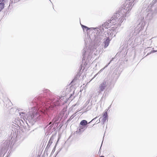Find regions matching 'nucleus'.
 Segmentation results:
<instances>
[{"label": "nucleus", "mask_w": 157, "mask_h": 157, "mask_svg": "<svg viewBox=\"0 0 157 157\" xmlns=\"http://www.w3.org/2000/svg\"><path fill=\"white\" fill-rule=\"evenodd\" d=\"M49 113L47 111L44 110L42 114L40 115L37 112H33L31 114V117L32 119L33 120L37 121L44 119L45 117H47L49 116Z\"/></svg>", "instance_id": "obj_5"}, {"label": "nucleus", "mask_w": 157, "mask_h": 157, "mask_svg": "<svg viewBox=\"0 0 157 157\" xmlns=\"http://www.w3.org/2000/svg\"><path fill=\"white\" fill-rule=\"evenodd\" d=\"M5 3L4 2H1L0 3V12L4 8Z\"/></svg>", "instance_id": "obj_23"}, {"label": "nucleus", "mask_w": 157, "mask_h": 157, "mask_svg": "<svg viewBox=\"0 0 157 157\" xmlns=\"http://www.w3.org/2000/svg\"><path fill=\"white\" fill-rule=\"evenodd\" d=\"M17 110H18V111H19L20 110H19V109H17Z\"/></svg>", "instance_id": "obj_50"}, {"label": "nucleus", "mask_w": 157, "mask_h": 157, "mask_svg": "<svg viewBox=\"0 0 157 157\" xmlns=\"http://www.w3.org/2000/svg\"><path fill=\"white\" fill-rule=\"evenodd\" d=\"M87 127L84 126L80 125H79L78 128H77L76 131L75 132V134H82L85 129H86Z\"/></svg>", "instance_id": "obj_11"}, {"label": "nucleus", "mask_w": 157, "mask_h": 157, "mask_svg": "<svg viewBox=\"0 0 157 157\" xmlns=\"http://www.w3.org/2000/svg\"><path fill=\"white\" fill-rule=\"evenodd\" d=\"M105 122H101V123L102 124H104Z\"/></svg>", "instance_id": "obj_49"}, {"label": "nucleus", "mask_w": 157, "mask_h": 157, "mask_svg": "<svg viewBox=\"0 0 157 157\" xmlns=\"http://www.w3.org/2000/svg\"><path fill=\"white\" fill-rule=\"evenodd\" d=\"M108 84V82L107 81H104L99 86V93H100L103 91L107 87Z\"/></svg>", "instance_id": "obj_10"}, {"label": "nucleus", "mask_w": 157, "mask_h": 157, "mask_svg": "<svg viewBox=\"0 0 157 157\" xmlns=\"http://www.w3.org/2000/svg\"><path fill=\"white\" fill-rule=\"evenodd\" d=\"M98 117H98L97 116L96 117H95L93 119L90 121V122H89V123H90L91 122L95 120H96Z\"/></svg>", "instance_id": "obj_29"}, {"label": "nucleus", "mask_w": 157, "mask_h": 157, "mask_svg": "<svg viewBox=\"0 0 157 157\" xmlns=\"http://www.w3.org/2000/svg\"><path fill=\"white\" fill-rule=\"evenodd\" d=\"M59 138L57 141L56 142V144H55V145L54 147H53V150L52 151V152H51V155H52V154H53V153L55 151V149H56V146H57V144L58 142V141L59 140Z\"/></svg>", "instance_id": "obj_21"}, {"label": "nucleus", "mask_w": 157, "mask_h": 157, "mask_svg": "<svg viewBox=\"0 0 157 157\" xmlns=\"http://www.w3.org/2000/svg\"><path fill=\"white\" fill-rule=\"evenodd\" d=\"M10 141L9 140H6L0 146V157H4L8 150L9 147H11L12 143L10 144Z\"/></svg>", "instance_id": "obj_4"}, {"label": "nucleus", "mask_w": 157, "mask_h": 157, "mask_svg": "<svg viewBox=\"0 0 157 157\" xmlns=\"http://www.w3.org/2000/svg\"><path fill=\"white\" fill-rule=\"evenodd\" d=\"M94 124H93V125H92V126H94Z\"/></svg>", "instance_id": "obj_56"}, {"label": "nucleus", "mask_w": 157, "mask_h": 157, "mask_svg": "<svg viewBox=\"0 0 157 157\" xmlns=\"http://www.w3.org/2000/svg\"><path fill=\"white\" fill-rule=\"evenodd\" d=\"M50 90L48 89H45L43 90H41L40 92V94L38 96L35 97L32 100V102H35L36 103L37 101H41L40 99L42 98H44L46 99L47 98L46 97L48 98H49L50 97Z\"/></svg>", "instance_id": "obj_6"}, {"label": "nucleus", "mask_w": 157, "mask_h": 157, "mask_svg": "<svg viewBox=\"0 0 157 157\" xmlns=\"http://www.w3.org/2000/svg\"><path fill=\"white\" fill-rule=\"evenodd\" d=\"M82 73L78 71L77 74H76L79 77L81 75Z\"/></svg>", "instance_id": "obj_32"}, {"label": "nucleus", "mask_w": 157, "mask_h": 157, "mask_svg": "<svg viewBox=\"0 0 157 157\" xmlns=\"http://www.w3.org/2000/svg\"><path fill=\"white\" fill-rule=\"evenodd\" d=\"M115 59V58H112V59L110 60V62H109V63H110V62H111L113 60V59Z\"/></svg>", "instance_id": "obj_39"}, {"label": "nucleus", "mask_w": 157, "mask_h": 157, "mask_svg": "<svg viewBox=\"0 0 157 157\" xmlns=\"http://www.w3.org/2000/svg\"><path fill=\"white\" fill-rule=\"evenodd\" d=\"M105 94V97L106 95H107L108 94L107 93V92H105V91L104 93V95Z\"/></svg>", "instance_id": "obj_36"}, {"label": "nucleus", "mask_w": 157, "mask_h": 157, "mask_svg": "<svg viewBox=\"0 0 157 157\" xmlns=\"http://www.w3.org/2000/svg\"><path fill=\"white\" fill-rule=\"evenodd\" d=\"M53 139L54 138L53 136H51L50 137L49 140L48 141V143L49 144H51L53 142Z\"/></svg>", "instance_id": "obj_24"}, {"label": "nucleus", "mask_w": 157, "mask_h": 157, "mask_svg": "<svg viewBox=\"0 0 157 157\" xmlns=\"http://www.w3.org/2000/svg\"><path fill=\"white\" fill-rule=\"evenodd\" d=\"M99 157H105L103 155H101V156H100Z\"/></svg>", "instance_id": "obj_48"}, {"label": "nucleus", "mask_w": 157, "mask_h": 157, "mask_svg": "<svg viewBox=\"0 0 157 157\" xmlns=\"http://www.w3.org/2000/svg\"><path fill=\"white\" fill-rule=\"evenodd\" d=\"M92 29V31L91 32V34L93 33H95L96 36H103L101 34V33H102L101 32V30H100V26L98 28H96L95 29L94 28V29Z\"/></svg>", "instance_id": "obj_12"}, {"label": "nucleus", "mask_w": 157, "mask_h": 157, "mask_svg": "<svg viewBox=\"0 0 157 157\" xmlns=\"http://www.w3.org/2000/svg\"><path fill=\"white\" fill-rule=\"evenodd\" d=\"M10 152H11L9 153V155H7L5 157H9V156H10L9 155H10Z\"/></svg>", "instance_id": "obj_40"}, {"label": "nucleus", "mask_w": 157, "mask_h": 157, "mask_svg": "<svg viewBox=\"0 0 157 157\" xmlns=\"http://www.w3.org/2000/svg\"><path fill=\"white\" fill-rule=\"evenodd\" d=\"M104 95L102 96V97H101V100L100 101L101 102H102V101L103 100V99H104V97H103Z\"/></svg>", "instance_id": "obj_37"}, {"label": "nucleus", "mask_w": 157, "mask_h": 157, "mask_svg": "<svg viewBox=\"0 0 157 157\" xmlns=\"http://www.w3.org/2000/svg\"><path fill=\"white\" fill-rule=\"evenodd\" d=\"M2 97L3 98V99H2L3 102L4 103V106L6 104V106H7V104L6 102H10V100L7 97H6V94L4 93H2Z\"/></svg>", "instance_id": "obj_15"}, {"label": "nucleus", "mask_w": 157, "mask_h": 157, "mask_svg": "<svg viewBox=\"0 0 157 157\" xmlns=\"http://www.w3.org/2000/svg\"><path fill=\"white\" fill-rule=\"evenodd\" d=\"M131 8L130 6V7L127 8V9L126 10L125 9V7H122L120 8L118 11L115 13L111 18L109 19L107 21L105 22L101 26H100L101 32L102 33L104 32V27L105 29H108L110 26L116 25H117V26H120L124 20H125L124 18L126 17L127 12Z\"/></svg>", "instance_id": "obj_1"}, {"label": "nucleus", "mask_w": 157, "mask_h": 157, "mask_svg": "<svg viewBox=\"0 0 157 157\" xmlns=\"http://www.w3.org/2000/svg\"><path fill=\"white\" fill-rule=\"evenodd\" d=\"M13 134L14 133V131L13 130Z\"/></svg>", "instance_id": "obj_53"}, {"label": "nucleus", "mask_w": 157, "mask_h": 157, "mask_svg": "<svg viewBox=\"0 0 157 157\" xmlns=\"http://www.w3.org/2000/svg\"><path fill=\"white\" fill-rule=\"evenodd\" d=\"M100 122V119H99V120H98L96 121V122L95 123V124H98V123H99Z\"/></svg>", "instance_id": "obj_34"}, {"label": "nucleus", "mask_w": 157, "mask_h": 157, "mask_svg": "<svg viewBox=\"0 0 157 157\" xmlns=\"http://www.w3.org/2000/svg\"><path fill=\"white\" fill-rule=\"evenodd\" d=\"M120 71L116 68L111 76V79L113 81L116 82L120 75Z\"/></svg>", "instance_id": "obj_9"}, {"label": "nucleus", "mask_w": 157, "mask_h": 157, "mask_svg": "<svg viewBox=\"0 0 157 157\" xmlns=\"http://www.w3.org/2000/svg\"><path fill=\"white\" fill-rule=\"evenodd\" d=\"M89 106H88L87 109H88V110L90 109H91V107H90L89 108Z\"/></svg>", "instance_id": "obj_42"}, {"label": "nucleus", "mask_w": 157, "mask_h": 157, "mask_svg": "<svg viewBox=\"0 0 157 157\" xmlns=\"http://www.w3.org/2000/svg\"><path fill=\"white\" fill-rule=\"evenodd\" d=\"M49 0L50 1H51V0Z\"/></svg>", "instance_id": "obj_59"}, {"label": "nucleus", "mask_w": 157, "mask_h": 157, "mask_svg": "<svg viewBox=\"0 0 157 157\" xmlns=\"http://www.w3.org/2000/svg\"><path fill=\"white\" fill-rule=\"evenodd\" d=\"M63 97H64L62 96L61 97V98H60L61 99H63L64 98Z\"/></svg>", "instance_id": "obj_44"}, {"label": "nucleus", "mask_w": 157, "mask_h": 157, "mask_svg": "<svg viewBox=\"0 0 157 157\" xmlns=\"http://www.w3.org/2000/svg\"><path fill=\"white\" fill-rule=\"evenodd\" d=\"M51 145V144H49L48 143L46 147L45 148V150H46V149H47V148H48Z\"/></svg>", "instance_id": "obj_31"}, {"label": "nucleus", "mask_w": 157, "mask_h": 157, "mask_svg": "<svg viewBox=\"0 0 157 157\" xmlns=\"http://www.w3.org/2000/svg\"><path fill=\"white\" fill-rule=\"evenodd\" d=\"M19 1H20L19 0H15V2H19Z\"/></svg>", "instance_id": "obj_41"}, {"label": "nucleus", "mask_w": 157, "mask_h": 157, "mask_svg": "<svg viewBox=\"0 0 157 157\" xmlns=\"http://www.w3.org/2000/svg\"><path fill=\"white\" fill-rule=\"evenodd\" d=\"M94 124H93V125H92V126H94Z\"/></svg>", "instance_id": "obj_55"}, {"label": "nucleus", "mask_w": 157, "mask_h": 157, "mask_svg": "<svg viewBox=\"0 0 157 157\" xmlns=\"http://www.w3.org/2000/svg\"><path fill=\"white\" fill-rule=\"evenodd\" d=\"M10 1H11L12 3H15V0H14L13 1H11V0H10Z\"/></svg>", "instance_id": "obj_38"}, {"label": "nucleus", "mask_w": 157, "mask_h": 157, "mask_svg": "<svg viewBox=\"0 0 157 157\" xmlns=\"http://www.w3.org/2000/svg\"><path fill=\"white\" fill-rule=\"evenodd\" d=\"M140 16L141 17H139L137 22L138 24L137 26L135 28L134 27H130L129 30L127 32V36L125 39L127 45H131L136 39L137 34L143 29L145 25L146 22L144 19V17H142L141 15Z\"/></svg>", "instance_id": "obj_3"}, {"label": "nucleus", "mask_w": 157, "mask_h": 157, "mask_svg": "<svg viewBox=\"0 0 157 157\" xmlns=\"http://www.w3.org/2000/svg\"><path fill=\"white\" fill-rule=\"evenodd\" d=\"M12 132H11V136H12Z\"/></svg>", "instance_id": "obj_54"}, {"label": "nucleus", "mask_w": 157, "mask_h": 157, "mask_svg": "<svg viewBox=\"0 0 157 157\" xmlns=\"http://www.w3.org/2000/svg\"><path fill=\"white\" fill-rule=\"evenodd\" d=\"M79 78V77L76 75L75 76L74 78L72 79L71 82V84H72L76 81L77 79Z\"/></svg>", "instance_id": "obj_22"}, {"label": "nucleus", "mask_w": 157, "mask_h": 157, "mask_svg": "<svg viewBox=\"0 0 157 157\" xmlns=\"http://www.w3.org/2000/svg\"><path fill=\"white\" fill-rule=\"evenodd\" d=\"M14 131H15V135H16V136H16V131H17V133H18L19 132H20V130H19V129H17V128H16V129H14Z\"/></svg>", "instance_id": "obj_28"}, {"label": "nucleus", "mask_w": 157, "mask_h": 157, "mask_svg": "<svg viewBox=\"0 0 157 157\" xmlns=\"http://www.w3.org/2000/svg\"><path fill=\"white\" fill-rule=\"evenodd\" d=\"M8 12V10L7 9H4V11H2L1 12L0 14H1V17L0 18V20H1L3 17H6L7 13Z\"/></svg>", "instance_id": "obj_18"}, {"label": "nucleus", "mask_w": 157, "mask_h": 157, "mask_svg": "<svg viewBox=\"0 0 157 157\" xmlns=\"http://www.w3.org/2000/svg\"><path fill=\"white\" fill-rule=\"evenodd\" d=\"M108 112L105 111L103 113V118L101 122H105L106 120L108 121Z\"/></svg>", "instance_id": "obj_17"}, {"label": "nucleus", "mask_w": 157, "mask_h": 157, "mask_svg": "<svg viewBox=\"0 0 157 157\" xmlns=\"http://www.w3.org/2000/svg\"><path fill=\"white\" fill-rule=\"evenodd\" d=\"M15 137V135H14L13 136H13H11V140L12 139V138H13V140H12V141H13V139H14V138Z\"/></svg>", "instance_id": "obj_35"}, {"label": "nucleus", "mask_w": 157, "mask_h": 157, "mask_svg": "<svg viewBox=\"0 0 157 157\" xmlns=\"http://www.w3.org/2000/svg\"><path fill=\"white\" fill-rule=\"evenodd\" d=\"M91 59H89V60H88V59H87V56H86V58L85 59V60H84L83 62L82 61V64H81L80 65V66L79 67V69L78 71L82 73V71L81 70H82V67H83V66H82V64H83V67H84V69L85 67L86 66V65L87 64V63H86L87 61H88L89 62V60H90ZM84 69H83V71L84 70Z\"/></svg>", "instance_id": "obj_13"}, {"label": "nucleus", "mask_w": 157, "mask_h": 157, "mask_svg": "<svg viewBox=\"0 0 157 157\" xmlns=\"http://www.w3.org/2000/svg\"><path fill=\"white\" fill-rule=\"evenodd\" d=\"M52 126L51 125L47 128L46 133H47L48 134H51L53 132L52 130Z\"/></svg>", "instance_id": "obj_20"}, {"label": "nucleus", "mask_w": 157, "mask_h": 157, "mask_svg": "<svg viewBox=\"0 0 157 157\" xmlns=\"http://www.w3.org/2000/svg\"><path fill=\"white\" fill-rule=\"evenodd\" d=\"M89 124V123L87 122V121L83 120L81 121L79 124H80V125H81L82 126H84V127L86 126V127H88V124Z\"/></svg>", "instance_id": "obj_19"}, {"label": "nucleus", "mask_w": 157, "mask_h": 157, "mask_svg": "<svg viewBox=\"0 0 157 157\" xmlns=\"http://www.w3.org/2000/svg\"><path fill=\"white\" fill-rule=\"evenodd\" d=\"M104 41L103 43L104 44V48H106L109 45V44L110 42V41L111 40V39H110L109 37H106L104 39Z\"/></svg>", "instance_id": "obj_16"}, {"label": "nucleus", "mask_w": 157, "mask_h": 157, "mask_svg": "<svg viewBox=\"0 0 157 157\" xmlns=\"http://www.w3.org/2000/svg\"><path fill=\"white\" fill-rule=\"evenodd\" d=\"M14 145V143L13 145V146Z\"/></svg>", "instance_id": "obj_51"}, {"label": "nucleus", "mask_w": 157, "mask_h": 157, "mask_svg": "<svg viewBox=\"0 0 157 157\" xmlns=\"http://www.w3.org/2000/svg\"><path fill=\"white\" fill-rule=\"evenodd\" d=\"M157 52V50H152L149 53H148L145 56H147V55H149L150 54L156 52Z\"/></svg>", "instance_id": "obj_26"}, {"label": "nucleus", "mask_w": 157, "mask_h": 157, "mask_svg": "<svg viewBox=\"0 0 157 157\" xmlns=\"http://www.w3.org/2000/svg\"><path fill=\"white\" fill-rule=\"evenodd\" d=\"M19 115L20 116H21L23 115L24 114H25V113L22 112H19Z\"/></svg>", "instance_id": "obj_30"}, {"label": "nucleus", "mask_w": 157, "mask_h": 157, "mask_svg": "<svg viewBox=\"0 0 157 157\" xmlns=\"http://www.w3.org/2000/svg\"><path fill=\"white\" fill-rule=\"evenodd\" d=\"M47 98L46 99L45 98H42L40 99V100H41V101H37L36 102V103H35V102H32L33 104L34 105H37L38 106H39L40 107H45V106L47 105V103L46 101V100H51V99H50L51 97L50 96L49 97V98H48L47 97H46Z\"/></svg>", "instance_id": "obj_8"}, {"label": "nucleus", "mask_w": 157, "mask_h": 157, "mask_svg": "<svg viewBox=\"0 0 157 157\" xmlns=\"http://www.w3.org/2000/svg\"><path fill=\"white\" fill-rule=\"evenodd\" d=\"M104 68H102L101 69L100 71L97 74H96L94 76V78H95V77H96V76L99 74L101 73L104 70Z\"/></svg>", "instance_id": "obj_25"}, {"label": "nucleus", "mask_w": 157, "mask_h": 157, "mask_svg": "<svg viewBox=\"0 0 157 157\" xmlns=\"http://www.w3.org/2000/svg\"><path fill=\"white\" fill-rule=\"evenodd\" d=\"M111 105H110L109 106L108 108V109H106L105 111H107V112H108V111L109 110V108H110L111 107Z\"/></svg>", "instance_id": "obj_33"}, {"label": "nucleus", "mask_w": 157, "mask_h": 157, "mask_svg": "<svg viewBox=\"0 0 157 157\" xmlns=\"http://www.w3.org/2000/svg\"><path fill=\"white\" fill-rule=\"evenodd\" d=\"M102 143H103V141H102V144H101V146L100 147V150H99V151H100L101 149V146H102Z\"/></svg>", "instance_id": "obj_43"}, {"label": "nucleus", "mask_w": 157, "mask_h": 157, "mask_svg": "<svg viewBox=\"0 0 157 157\" xmlns=\"http://www.w3.org/2000/svg\"><path fill=\"white\" fill-rule=\"evenodd\" d=\"M81 26L82 29L84 32H87L88 34V33H91L92 29L94 28H89L87 26L81 24Z\"/></svg>", "instance_id": "obj_14"}, {"label": "nucleus", "mask_w": 157, "mask_h": 157, "mask_svg": "<svg viewBox=\"0 0 157 157\" xmlns=\"http://www.w3.org/2000/svg\"><path fill=\"white\" fill-rule=\"evenodd\" d=\"M71 136H72V135H71L69 136V138H68V139H69L71 138Z\"/></svg>", "instance_id": "obj_45"}, {"label": "nucleus", "mask_w": 157, "mask_h": 157, "mask_svg": "<svg viewBox=\"0 0 157 157\" xmlns=\"http://www.w3.org/2000/svg\"><path fill=\"white\" fill-rule=\"evenodd\" d=\"M0 2H1V0H0Z\"/></svg>", "instance_id": "obj_52"}, {"label": "nucleus", "mask_w": 157, "mask_h": 157, "mask_svg": "<svg viewBox=\"0 0 157 157\" xmlns=\"http://www.w3.org/2000/svg\"><path fill=\"white\" fill-rule=\"evenodd\" d=\"M94 124H93V125H92V126H94Z\"/></svg>", "instance_id": "obj_57"}, {"label": "nucleus", "mask_w": 157, "mask_h": 157, "mask_svg": "<svg viewBox=\"0 0 157 157\" xmlns=\"http://www.w3.org/2000/svg\"><path fill=\"white\" fill-rule=\"evenodd\" d=\"M147 10L152 12V13H157V0H153L148 6Z\"/></svg>", "instance_id": "obj_7"}, {"label": "nucleus", "mask_w": 157, "mask_h": 157, "mask_svg": "<svg viewBox=\"0 0 157 157\" xmlns=\"http://www.w3.org/2000/svg\"><path fill=\"white\" fill-rule=\"evenodd\" d=\"M105 99V98H104V100Z\"/></svg>", "instance_id": "obj_58"}, {"label": "nucleus", "mask_w": 157, "mask_h": 157, "mask_svg": "<svg viewBox=\"0 0 157 157\" xmlns=\"http://www.w3.org/2000/svg\"><path fill=\"white\" fill-rule=\"evenodd\" d=\"M62 149V148H60L57 151V152H56V155H55V156H54V157H56V156L58 154V153L61 151V150Z\"/></svg>", "instance_id": "obj_27"}, {"label": "nucleus", "mask_w": 157, "mask_h": 157, "mask_svg": "<svg viewBox=\"0 0 157 157\" xmlns=\"http://www.w3.org/2000/svg\"><path fill=\"white\" fill-rule=\"evenodd\" d=\"M90 100H88V101L86 102V103H88H88H89V102H90Z\"/></svg>", "instance_id": "obj_46"}, {"label": "nucleus", "mask_w": 157, "mask_h": 157, "mask_svg": "<svg viewBox=\"0 0 157 157\" xmlns=\"http://www.w3.org/2000/svg\"><path fill=\"white\" fill-rule=\"evenodd\" d=\"M2 2H3L5 1V0H1Z\"/></svg>", "instance_id": "obj_47"}, {"label": "nucleus", "mask_w": 157, "mask_h": 157, "mask_svg": "<svg viewBox=\"0 0 157 157\" xmlns=\"http://www.w3.org/2000/svg\"><path fill=\"white\" fill-rule=\"evenodd\" d=\"M89 37L91 42H93L94 45L93 46L89 45L87 47L85 45L82 52V61L85 60L87 56V59L89 60L92 57V56L93 52L96 49V47L99 46L101 43V40L103 39L104 36H96L95 33H94L89 35Z\"/></svg>", "instance_id": "obj_2"}]
</instances>
